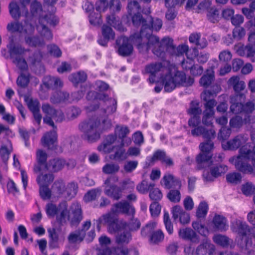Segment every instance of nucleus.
<instances>
[{"mask_svg":"<svg viewBox=\"0 0 255 255\" xmlns=\"http://www.w3.org/2000/svg\"><path fill=\"white\" fill-rule=\"evenodd\" d=\"M147 27H145L143 41L138 43L137 49L140 52L144 53L151 50L155 55H161L165 48L171 46L172 39L164 37L160 41L158 37L152 34L153 30L159 31L162 26L161 19L151 16L147 18Z\"/></svg>","mask_w":255,"mask_h":255,"instance_id":"f257e3e1","label":"nucleus"},{"mask_svg":"<svg viewBox=\"0 0 255 255\" xmlns=\"http://www.w3.org/2000/svg\"><path fill=\"white\" fill-rule=\"evenodd\" d=\"M255 159V147L248 148L244 146L240 149L239 155L231 157L229 161L241 172L251 174L254 173L253 162Z\"/></svg>","mask_w":255,"mask_h":255,"instance_id":"f03ea898","label":"nucleus"},{"mask_svg":"<svg viewBox=\"0 0 255 255\" xmlns=\"http://www.w3.org/2000/svg\"><path fill=\"white\" fill-rule=\"evenodd\" d=\"M79 128L88 142H94L100 138L102 133L101 123L98 118L90 119L81 123Z\"/></svg>","mask_w":255,"mask_h":255,"instance_id":"7ed1b4c3","label":"nucleus"},{"mask_svg":"<svg viewBox=\"0 0 255 255\" xmlns=\"http://www.w3.org/2000/svg\"><path fill=\"white\" fill-rule=\"evenodd\" d=\"M245 99L244 94H235L231 97L230 108V111L234 114L245 113L247 115L252 113L255 110V100L249 101L246 104L242 103V99L244 101Z\"/></svg>","mask_w":255,"mask_h":255,"instance_id":"20e7f679","label":"nucleus"},{"mask_svg":"<svg viewBox=\"0 0 255 255\" xmlns=\"http://www.w3.org/2000/svg\"><path fill=\"white\" fill-rule=\"evenodd\" d=\"M86 98L88 100L94 99L103 101L106 107L102 108V110L107 116L113 114L117 111V100L115 98H109L106 94L90 91L88 93Z\"/></svg>","mask_w":255,"mask_h":255,"instance_id":"39448f33","label":"nucleus"},{"mask_svg":"<svg viewBox=\"0 0 255 255\" xmlns=\"http://www.w3.org/2000/svg\"><path fill=\"white\" fill-rule=\"evenodd\" d=\"M116 214L111 213L103 215L98 220L97 229H100V224H104L108 225V230L110 233H114L121 229H126L127 226L126 222L118 221Z\"/></svg>","mask_w":255,"mask_h":255,"instance_id":"423d86ee","label":"nucleus"},{"mask_svg":"<svg viewBox=\"0 0 255 255\" xmlns=\"http://www.w3.org/2000/svg\"><path fill=\"white\" fill-rule=\"evenodd\" d=\"M199 147L202 152L197 156L196 162L197 168L201 169L210 165L209 161L212 156L210 152L213 149L214 144L211 139H208L207 141L201 143Z\"/></svg>","mask_w":255,"mask_h":255,"instance_id":"0eeeda50","label":"nucleus"},{"mask_svg":"<svg viewBox=\"0 0 255 255\" xmlns=\"http://www.w3.org/2000/svg\"><path fill=\"white\" fill-rule=\"evenodd\" d=\"M46 212L48 217H53L56 215L57 221L61 225L66 223L68 209L65 202L59 204L58 207L52 203L47 204Z\"/></svg>","mask_w":255,"mask_h":255,"instance_id":"6e6552de","label":"nucleus"},{"mask_svg":"<svg viewBox=\"0 0 255 255\" xmlns=\"http://www.w3.org/2000/svg\"><path fill=\"white\" fill-rule=\"evenodd\" d=\"M45 21L50 25L55 26L58 24L59 18L55 14L50 13L47 14L44 17L39 19V24L37 26V30L45 39L50 40L52 38V34L48 28L44 25Z\"/></svg>","mask_w":255,"mask_h":255,"instance_id":"1a4fd4ad","label":"nucleus"},{"mask_svg":"<svg viewBox=\"0 0 255 255\" xmlns=\"http://www.w3.org/2000/svg\"><path fill=\"white\" fill-rule=\"evenodd\" d=\"M52 117L46 116L43 118L44 123L48 125L53 128V130L45 133L41 139V142L43 146L48 149H53L55 147V143L57 140V127L52 119Z\"/></svg>","mask_w":255,"mask_h":255,"instance_id":"9d476101","label":"nucleus"},{"mask_svg":"<svg viewBox=\"0 0 255 255\" xmlns=\"http://www.w3.org/2000/svg\"><path fill=\"white\" fill-rule=\"evenodd\" d=\"M231 229L234 232L238 233L240 236L242 237L241 241L243 242L241 246L243 247L245 246L246 249H248L252 245V241L247 236V234L249 232L248 226L244 222L240 220L234 221L231 225Z\"/></svg>","mask_w":255,"mask_h":255,"instance_id":"9b49d317","label":"nucleus"},{"mask_svg":"<svg viewBox=\"0 0 255 255\" xmlns=\"http://www.w3.org/2000/svg\"><path fill=\"white\" fill-rule=\"evenodd\" d=\"M168 68L170 74H172V77L177 87H189L194 83V78L190 76L187 77L183 72L177 70L175 65L172 64Z\"/></svg>","mask_w":255,"mask_h":255,"instance_id":"f8f14e48","label":"nucleus"},{"mask_svg":"<svg viewBox=\"0 0 255 255\" xmlns=\"http://www.w3.org/2000/svg\"><path fill=\"white\" fill-rule=\"evenodd\" d=\"M132 21L134 26L138 27L141 26V29L139 33H135L130 36L131 39L134 43H141L143 41V36L144 35L145 27H147V18H143L140 13L132 14Z\"/></svg>","mask_w":255,"mask_h":255,"instance_id":"ddd939ff","label":"nucleus"},{"mask_svg":"<svg viewBox=\"0 0 255 255\" xmlns=\"http://www.w3.org/2000/svg\"><path fill=\"white\" fill-rule=\"evenodd\" d=\"M167 70L168 68L163 66L160 62L149 64L146 65L145 68V72L150 74L149 81L151 83L158 81Z\"/></svg>","mask_w":255,"mask_h":255,"instance_id":"4468645a","label":"nucleus"},{"mask_svg":"<svg viewBox=\"0 0 255 255\" xmlns=\"http://www.w3.org/2000/svg\"><path fill=\"white\" fill-rule=\"evenodd\" d=\"M119 178L116 176H110L105 181L106 188L105 193L115 200H119L122 196V190L114 184L118 182Z\"/></svg>","mask_w":255,"mask_h":255,"instance_id":"2eb2a0df","label":"nucleus"},{"mask_svg":"<svg viewBox=\"0 0 255 255\" xmlns=\"http://www.w3.org/2000/svg\"><path fill=\"white\" fill-rule=\"evenodd\" d=\"M130 41L134 43L130 37L128 38L126 36H121L117 39L116 44L118 48V53L120 55L126 57L128 56L132 53L133 47ZM134 44L137 45L136 43H134Z\"/></svg>","mask_w":255,"mask_h":255,"instance_id":"dca6fc26","label":"nucleus"},{"mask_svg":"<svg viewBox=\"0 0 255 255\" xmlns=\"http://www.w3.org/2000/svg\"><path fill=\"white\" fill-rule=\"evenodd\" d=\"M249 136L247 134H240L227 142L222 143L225 150H236L240 146H244L248 140ZM247 148V145H245Z\"/></svg>","mask_w":255,"mask_h":255,"instance_id":"f3484780","label":"nucleus"},{"mask_svg":"<svg viewBox=\"0 0 255 255\" xmlns=\"http://www.w3.org/2000/svg\"><path fill=\"white\" fill-rule=\"evenodd\" d=\"M111 211L116 215L123 214L133 216L135 213L134 208L127 201H123L114 204L112 206Z\"/></svg>","mask_w":255,"mask_h":255,"instance_id":"a211bd4d","label":"nucleus"},{"mask_svg":"<svg viewBox=\"0 0 255 255\" xmlns=\"http://www.w3.org/2000/svg\"><path fill=\"white\" fill-rule=\"evenodd\" d=\"M71 213L68 211L66 221L70 222L72 225L79 224L83 219L81 207L78 203H73L70 207Z\"/></svg>","mask_w":255,"mask_h":255,"instance_id":"6ab92c4d","label":"nucleus"},{"mask_svg":"<svg viewBox=\"0 0 255 255\" xmlns=\"http://www.w3.org/2000/svg\"><path fill=\"white\" fill-rule=\"evenodd\" d=\"M228 170V166L225 165L221 164L217 165L212 167L210 168L211 174L208 171H204L203 173V176L206 181H212L214 180V178L225 174Z\"/></svg>","mask_w":255,"mask_h":255,"instance_id":"aec40b11","label":"nucleus"},{"mask_svg":"<svg viewBox=\"0 0 255 255\" xmlns=\"http://www.w3.org/2000/svg\"><path fill=\"white\" fill-rule=\"evenodd\" d=\"M171 212L172 217L174 220L179 218V221L182 224H186L189 222V214L184 211L182 207L179 205H176L172 207Z\"/></svg>","mask_w":255,"mask_h":255,"instance_id":"412c9836","label":"nucleus"},{"mask_svg":"<svg viewBox=\"0 0 255 255\" xmlns=\"http://www.w3.org/2000/svg\"><path fill=\"white\" fill-rule=\"evenodd\" d=\"M191 134L193 136L202 135L204 138L211 139L215 137V131L212 128L208 129L202 126H197L191 130Z\"/></svg>","mask_w":255,"mask_h":255,"instance_id":"4be33fe9","label":"nucleus"},{"mask_svg":"<svg viewBox=\"0 0 255 255\" xmlns=\"http://www.w3.org/2000/svg\"><path fill=\"white\" fill-rule=\"evenodd\" d=\"M161 182L166 189H170L171 188H180L181 183L180 179L174 176L170 173L165 174L161 180Z\"/></svg>","mask_w":255,"mask_h":255,"instance_id":"5701e85b","label":"nucleus"},{"mask_svg":"<svg viewBox=\"0 0 255 255\" xmlns=\"http://www.w3.org/2000/svg\"><path fill=\"white\" fill-rule=\"evenodd\" d=\"M178 235L180 238L193 243H198L200 241L197 234L190 228H186L180 229Z\"/></svg>","mask_w":255,"mask_h":255,"instance_id":"b1692460","label":"nucleus"},{"mask_svg":"<svg viewBox=\"0 0 255 255\" xmlns=\"http://www.w3.org/2000/svg\"><path fill=\"white\" fill-rule=\"evenodd\" d=\"M47 154L42 150L38 149L36 152L37 164L34 166V171L36 173L46 170L47 164H46Z\"/></svg>","mask_w":255,"mask_h":255,"instance_id":"393cba45","label":"nucleus"},{"mask_svg":"<svg viewBox=\"0 0 255 255\" xmlns=\"http://www.w3.org/2000/svg\"><path fill=\"white\" fill-rule=\"evenodd\" d=\"M164 73L165 75L163 74L158 80L162 82L165 91L170 92L177 87L172 77V74H170L168 69Z\"/></svg>","mask_w":255,"mask_h":255,"instance_id":"a878e982","label":"nucleus"},{"mask_svg":"<svg viewBox=\"0 0 255 255\" xmlns=\"http://www.w3.org/2000/svg\"><path fill=\"white\" fill-rule=\"evenodd\" d=\"M215 248L213 245L210 241L205 239L196 250V254L197 255H210L214 251Z\"/></svg>","mask_w":255,"mask_h":255,"instance_id":"bb28decb","label":"nucleus"},{"mask_svg":"<svg viewBox=\"0 0 255 255\" xmlns=\"http://www.w3.org/2000/svg\"><path fill=\"white\" fill-rule=\"evenodd\" d=\"M172 45L171 46L168 47H166V48H165L163 51L161 53V55H160V56L156 55V56L159 57H162L164 54V52L165 50H168L169 51L171 50V51H172V52H173L172 54H175L177 56L182 55L184 54V53H185L186 54V53L187 52H189V55H190V51H189L188 50V45H187L186 44H181V45H179L178 47H175L173 45V43H172Z\"/></svg>","mask_w":255,"mask_h":255,"instance_id":"cd10ccee","label":"nucleus"},{"mask_svg":"<svg viewBox=\"0 0 255 255\" xmlns=\"http://www.w3.org/2000/svg\"><path fill=\"white\" fill-rule=\"evenodd\" d=\"M69 94L65 91H57L51 95L50 101L53 104L69 102Z\"/></svg>","mask_w":255,"mask_h":255,"instance_id":"c85d7f7f","label":"nucleus"},{"mask_svg":"<svg viewBox=\"0 0 255 255\" xmlns=\"http://www.w3.org/2000/svg\"><path fill=\"white\" fill-rule=\"evenodd\" d=\"M189 65H187L188 61L184 62L182 63V67L185 70H190V73L194 76H199L203 72L202 66L198 65H194V61L189 59Z\"/></svg>","mask_w":255,"mask_h":255,"instance_id":"c756f323","label":"nucleus"},{"mask_svg":"<svg viewBox=\"0 0 255 255\" xmlns=\"http://www.w3.org/2000/svg\"><path fill=\"white\" fill-rule=\"evenodd\" d=\"M12 151V143L9 140L7 139L5 143L1 145L0 148V155L4 163H6L8 161Z\"/></svg>","mask_w":255,"mask_h":255,"instance_id":"7c9ffc66","label":"nucleus"},{"mask_svg":"<svg viewBox=\"0 0 255 255\" xmlns=\"http://www.w3.org/2000/svg\"><path fill=\"white\" fill-rule=\"evenodd\" d=\"M66 164V161L64 159L56 158L50 160L46 166V170L51 171H58L62 169Z\"/></svg>","mask_w":255,"mask_h":255,"instance_id":"2f4dec72","label":"nucleus"},{"mask_svg":"<svg viewBox=\"0 0 255 255\" xmlns=\"http://www.w3.org/2000/svg\"><path fill=\"white\" fill-rule=\"evenodd\" d=\"M229 84L232 86L236 94H241L239 93L244 90L246 87L245 83L243 81H240L238 76L232 77L228 81Z\"/></svg>","mask_w":255,"mask_h":255,"instance_id":"473e14b6","label":"nucleus"},{"mask_svg":"<svg viewBox=\"0 0 255 255\" xmlns=\"http://www.w3.org/2000/svg\"><path fill=\"white\" fill-rule=\"evenodd\" d=\"M116 232H118L116 236V242L118 244H128L131 239V235L130 232L127 231V230L121 228L120 230Z\"/></svg>","mask_w":255,"mask_h":255,"instance_id":"72a5a7b5","label":"nucleus"},{"mask_svg":"<svg viewBox=\"0 0 255 255\" xmlns=\"http://www.w3.org/2000/svg\"><path fill=\"white\" fill-rule=\"evenodd\" d=\"M9 12L11 16L15 20H18L22 14L24 16L22 11H21L20 8L15 1H11L8 5Z\"/></svg>","mask_w":255,"mask_h":255,"instance_id":"f704fd0d","label":"nucleus"},{"mask_svg":"<svg viewBox=\"0 0 255 255\" xmlns=\"http://www.w3.org/2000/svg\"><path fill=\"white\" fill-rule=\"evenodd\" d=\"M215 228L220 231H226L228 228L225 218L220 215H215L213 221Z\"/></svg>","mask_w":255,"mask_h":255,"instance_id":"c9c22d12","label":"nucleus"},{"mask_svg":"<svg viewBox=\"0 0 255 255\" xmlns=\"http://www.w3.org/2000/svg\"><path fill=\"white\" fill-rule=\"evenodd\" d=\"M87 78V75L84 71L72 73L69 76V80L74 85L84 82Z\"/></svg>","mask_w":255,"mask_h":255,"instance_id":"e433bc0d","label":"nucleus"},{"mask_svg":"<svg viewBox=\"0 0 255 255\" xmlns=\"http://www.w3.org/2000/svg\"><path fill=\"white\" fill-rule=\"evenodd\" d=\"M114 0H98L95 3V9L100 12H104L113 5Z\"/></svg>","mask_w":255,"mask_h":255,"instance_id":"4c0bfd02","label":"nucleus"},{"mask_svg":"<svg viewBox=\"0 0 255 255\" xmlns=\"http://www.w3.org/2000/svg\"><path fill=\"white\" fill-rule=\"evenodd\" d=\"M54 176L52 174L43 173L39 174L36 178V181L39 186H49L53 181Z\"/></svg>","mask_w":255,"mask_h":255,"instance_id":"58836bf2","label":"nucleus"},{"mask_svg":"<svg viewBox=\"0 0 255 255\" xmlns=\"http://www.w3.org/2000/svg\"><path fill=\"white\" fill-rule=\"evenodd\" d=\"M8 48L10 58L13 59L15 57H18L17 55L23 54L25 52L29 51L28 49H25L19 45H14L10 44Z\"/></svg>","mask_w":255,"mask_h":255,"instance_id":"ea45409f","label":"nucleus"},{"mask_svg":"<svg viewBox=\"0 0 255 255\" xmlns=\"http://www.w3.org/2000/svg\"><path fill=\"white\" fill-rule=\"evenodd\" d=\"M24 100L26 103L29 109L32 113L40 111V104L37 100H33L31 98L27 95L24 96Z\"/></svg>","mask_w":255,"mask_h":255,"instance_id":"a19ab883","label":"nucleus"},{"mask_svg":"<svg viewBox=\"0 0 255 255\" xmlns=\"http://www.w3.org/2000/svg\"><path fill=\"white\" fill-rule=\"evenodd\" d=\"M165 6L167 8L165 13L166 18L168 20L174 19L177 14V11L175 8V6L170 4L169 0H165Z\"/></svg>","mask_w":255,"mask_h":255,"instance_id":"79ce46f5","label":"nucleus"},{"mask_svg":"<svg viewBox=\"0 0 255 255\" xmlns=\"http://www.w3.org/2000/svg\"><path fill=\"white\" fill-rule=\"evenodd\" d=\"M214 78L213 71L207 70L206 74L204 75L200 80L201 86L207 88L212 83Z\"/></svg>","mask_w":255,"mask_h":255,"instance_id":"37998d69","label":"nucleus"},{"mask_svg":"<svg viewBox=\"0 0 255 255\" xmlns=\"http://www.w3.org/2000/svg\"><path fill=\"white\" fill-rule=\"evenodd\" d=\"M154 183H148L146 180H143L136 186V190L141 194H145L153 188Z\"/></svg>","mask_w":255,"mask_h":255,"instance_id":"c03bdc74","label":"nucleus"},{"mask_svg":"<svg viewBox=\"0 0 255 255\" xmlns=\"http://www.w3.org/2000/svg\"><path fill=\"white\" fill-rule=\"evenodd\" d=\"M128 13L130 15L140 13L141 8L138 0H128Z\"/></svg>","mask_w":255,"mask_h":255,"instance_id":"a18cd8bd","label":"nucleus"},{"mask_svg":"<svg viewBox=\"0 0 255 255\" xmlns=\"http://www.w3.org/2000/svg\"><path fill=\"white\" fill-rule=\"evenodd\" d=\"M120 166L117 163H109L106 164L102 168V171L106 174H114L118 172Z\"/></svg>","mask_w":255,"mask_h":255,"instance_id":"49530a36","label":"nucleus"},{"mask_svg":"<svg viewBox=\"0 0 255 255\" xmlns=\"http://www.w3.org/2000/svg\"><path fill=\"white\" fill-rule=\"evenodd\" d=\"M50 238L49 245L53 248H57L58 246L59 235L55 229H48L47 230Z\"/></svg>","mask_w":255,"mask_h":255,"instance_id":"de8ad7c7","label":"nucleus"},{"mask_svg":"<svg viewBox=\"0 0 255 255\" xmlns=\"http://www.w3.org/2000/svg\"><path fill=\"white\" fill-rule=\"evenodd\" d=\"M238 52L241 56L253 57L255 54V49L252 45L249 44L240 48Z\"/></svg>","mask_w":255,"mask_h":255,"instance_id":"09e8293b","label":"nucleus"},{"mask_svg":"<svg viewBox=\"0 0 255 255\" xmlns=\"http://www.w3.org/2000/svg\"><path fill=\"white\" fill-rule=\"evenodd\" d=\"M107 21L108 24L116 29L121 30L122 25L119 17L116 16L115 14H112L107 17Z\"/></svg>","mask_w":255,"mask_h":255,"instance_id":"8fccbe9b","label":"nucleus"},{"mask_svg":"<svg viewBox=\"0 0 255 255\" xmlns=\"http://www.w3.org/2000/svg\"><path fill=\"white\" fill-rule=\"evenodd\" d=\"M229 124L231 128H239L245 125V118L243 119L241 117L236 116L231 119Z\"/></svg>","mask_w":255,"mask_h":255,"instance_id":"3c124183","label":"nucleus"},{"mask_svg":"<svg viewBox=\"0 0 255 255\" xmlns=\"http://www.w3.org/2000/svg\"><path fill=\"white\" fill-rule=\"evenodd\" d=\"M165 155L166 154L164 151L160 150H157L153 153L152 156L147 158V160L149 161V165H153L155 160L162 161L163 159L165 158Z\"/></svg>","mask_w":255,"mask_h":255,"instance_id":"603ef678","label":"nucleus"},{"mask_svg":"<svg viewBox=\"0 0 255 255\" xmlns=\"http://www.w3.org/2000/svg\"><path fill=\"white\" fill-rule=\"evenodd\" d=\"M207 17L208 19L212 23H215L219 20V13L216 8L212 7L207 11Z\"/></svg>","mask_w":255,"mask_h":255,"instance_id":"864d4df0","label":"nucleus"},{"mask_svg":"<svg viewBox=\"0 0 255 255\" xmlns=\"http://www.w3.org/2000/svg\"><path fill=\"white\" fill-rule=\"evenodd\" d=\"M85 237L84 233H81L80 231H77L75 233H71L68 237V241L70 243H75L77 242H81Z\"/></svg>","mask_w":255,"mask_h":255,"instance_id":"5fc2aeb1","label":"nucleus"},{"mask_svg":"<svg viewBox=\"0 0 255 255\" xmlns=\"http://www.w3.org/2000/svg\"><path fill=\"white\" fill-rule=\"evenodd\" d=\"M208 206L205 201L201 202L198 206L196 211V216L198 218H204L207 214Z\"/></svg>","mask_w":255,"mask_h":255,"instance_id":"6e6d98bb","label":"nucleus"},{"mask_svg":"<svg viewBox=\"0 0 255 255\" xmlns=\"http://www.w3.org/2000/svg\"><path fill=\"white\" fill-rule=\"evenodd\" d=\"M167 198L172 202L178 203L181 199V194L179 190H170L167 195Z\"/></svg>","mask_w":255,"mask_h":255,"instance_id":"4d7b16f0","label":"nucleus"},{"mask_svg":"<svg viewBox=\"0 0 255 255\" xmlns=\"http://www.w3.org/2000/svg\"><path fill=\"white\" fill-rule=\"evenodd\" d=\"M66 188L65 183L62 180L56 181L52 186L53 192L59 194H62L66 192Z\"/></svg>","mask_w":255,"mask_h":255,"instance_id":"13d9d810","label":"nucleus"},{"mask_svg":"<svg viewBox=\"0 0 255 255\" xmlns=\"http://www.w3.org/2000/svg\"><path fill=\"white\" fill-rule=\"evenodd\" d=\"M213 239L215 243L224 247H228L229 244V239L225 236L217 235Z\"/></svg>","mask_w":255,"mask_h":255,"instance_id":"bf43d9fd","label":"nucleus"},{"mask_svg":"<svg viewBox=\"0 0 255 255\" xmlns=\"http://www.w3.org/2000/svg\"><path fill=\"white\" fill-rule=\"evenodd\" d=\"M226 179L228 182L237 184L241 182L242 180V176L240 173L233 172L228 174L226 175Z\"/></svg>","mask_w":255,"mask_h":255,"instance_id":"052dcab7","label":"nucleus"},{"mask_svg":"<svg viewBox=\"0 0 255 255\" xmlns=\"http://www.w3.org/2000/svg\"><path fill=\"white\" fill-rule=\"evenodd\" d=\"M163 222L168 234L170 235L172 234L173 233V224L170 219L169 215L167 211H164V212Z\"/></svg>","mask_w":255,"mask_h":255,"instance_id":"680f3d73","label":"nucleus"},{"mask_svg":"<svg viewBox=\"0 0 255 255\" xmlns=\"http://www.w3.org/2000/svg\"><path fill=\"white\" fill-rule=\"evenodd\" d=\"M156 223L154 222L149 223L143 227L141 231V235L143 237H146L148 235H151L155 228Z\"/></svg>","mask_w":255,"mask_h":255,"instance_id":"e2e57ef3","label":"nucleus"},{"mask_svg":"<svg viewBox=\"0 0 255 255\" xmlns=\"http://www.w3.org/2000/svg\"><path fill=\"white\" fill-rule=\"evenodd\" d=\"M214 115V111L205 110L203 112V124L207 126L211 125L212 124V117Z\"/></svg>","mask_w":255,"mask_h":255,"instance_id":"0e129e2a","label":"nucleus"},{"mask_svg":"<svg viewBox=\"0 0 255 255\" xmlns=\"http://www.w3.org/2000/svg\"><path fill=\"white\" fill-rule=\"evenodd\" d=\"M116 132L120 138L123 139L129 134V130L127 126H117L116 128Z\"/></svg>","mask_w":255,"mask_h":255,"instance_id":"69168bd1","label":"nucleus"},{"mask_svg":"<svg viewBox=\"0 0 255 255\" xmlns=\"http://www.w3.org/2000/svg\"><path fill=\"white\" fill-rule=\"evenodd\" d=\"M149 198L151 200L157 202L162 198V194L161 191L157 188H152L149 192Z\"/></svg>","mask_w":255,"mask_h":255,"instance_id":"338daca9","label":"nucleus"},{"mask_svg":"<svg viewBox=\"0 0 255 255\" xmlns=\"http://www.w3.org/2000/svg\"><path fill=\"white\" fill-rule=\"evenodd\" d=\"M245 34L246 30L242 27H236L233 30V37L237 40L242 39L245 36Z\"/></svg>","mask_w":255,"mask_h":255,"instance_id":"774afa93","label":"nucleus"}]
</instances>
